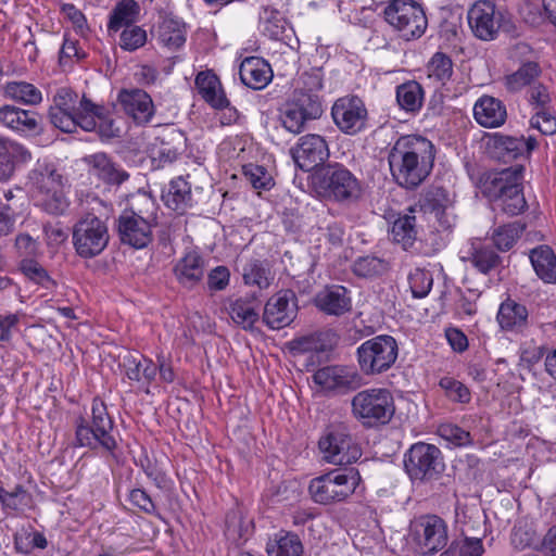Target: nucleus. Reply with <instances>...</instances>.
<instances>
[{"instance_id":"obj_1","label":"nucleus","mask_w":556,"mask_h":556,"mask_svg":"<svg viewBox=\"0 0 556 556\" xmlns=\"http://www.w3.org/2000/svg\"><path fill=\"white\" fill-rule=\"evenodd\" d=\"M434 157L435 150L430 140L409 135L395 141L389 152L388 161L397 185L414 189L430 175Z\"/></svg>"},{"instance_id":"obj_2","label":"nucleus","mask_w":556,"mask_h":556,"mask_svg":"<svg viewBox=\"0 0 556 556\" xmlns=\"http://www.w3.org/2000/svg\"><path fill=\"white\" fill-rule=\"evenodd\" d=\"M86 204L88 212L74 224L72 242L79 257L92 258L100 255L109 244L110 232L106 220L112 207L97 195H88Z\"/></svg>"},{"instance_id":"obj_3","label":"nucleus","mask_w":556,"mask_h":556,"mask_svg":"<svg viewBox=\"0 0 556 556\" xmlns=\"http://www.w3.org/2000/svg\"><path fill=\"white\" fill-rule=\"evenodd\" d=\"M523 166L485 173L480 179L483 195L509 216L523 212L527 201L522 192Z\"/></svg>"},{"instance_id":"obj_4","label":"nucleus","mask_w":556,"mask_h":556,"mask_svg":"<svg viewBox=\"0 0 556 556\" xmlns=\"http://www.w3.org/2000/svg\"><path fill=\"white\" fill-rule=\"evenodd\" d=\"M28 184L36 204L50 215H64L70 207L65 179L53 163L38 161L28 174Z\"/></svg>"},{"instance_id":"obj_5","label":"nucleus","mask_w":556,"mask_h":556,"mask_svg":"<svg viewBox=\"0 0 556 556\" xmlns=\"http://www.w3.org/2000/svg\"><path fill=\"white\" fill-rule=\"evenodd\" d=\"M76 443L90 450L102 448L115 457L118 443L115 438L114 421L103 401L94 399L91 405V421L78 417L75 421Z\"/></svg>"},{"instance_id":"obj_6","label":"nucleus","mask_w":556,"mask_h":556,"mask_svg":"<svg viewBox=\"0 0 556 556\" xmlns=\"http://www.w3.org/2000/svg\"><path fill=\"white\" fill-rule=\"evenodd\" d=\"M394 413V399L386 388L362 390L351 400L353 418L367 429L389 424Z\"/></svg>"},{"instance_id":"obj_7","label":"nucleus","mask_w":556,"mask_h":556,"mask_svg":"<svg viewBox=\"0 0 556 556\" xmlns=\"http://www.w3.org/2000/svg\"><path fill=\"white\" fill-rule=\"evenodd\" d=\"M316 188L325 200L342 205L355 204L363 197L362 181L340 163L328 164L321 170Z\"/></svg>"},{"instance_id":"obj_8","label":"nucleus","mask_w":556,"mask_h":556,"mask_svg":"<svg viewBox=\"0 0 556 556\" xmlns=\"http://www.w3.org/2000/svg\"><path fill=\"white\" fill-rule=\"evenodd\" d=\"M403 464L408 478L417 485L440 480L445 469L441 450L425 442L414 443L405 452Z\"/></svg>"},{"instance_id":"obj_9","label":"nucleus","mask_w":556,"mask_h":556,"mask_svg":"<svg viewBox=\"0 0 556 556\" xmlns=\"http://www.w3.org/2000/svg\"><path fill=\"white\" fill-rule=\"evenodd\" d=\"M448 542V528L443 518L426 514L414 518L408 528V544L420 556L441 552Z\"/></svg>"},{"instance_id":"obj_10","label":"nucleus","mask_w":556,"mask_h":556,"mask_svg":"<svg viewBox=\"0 0 556 556\" xmlns=\"http://www.w3.org/2000/svg\"><path fill=\"white\" fill-rule=\"evenodd\" d=\"M361 477L353 468L331 470L311 480L308 492L320 505H332L346 501L356 490Z\"/></svg>"},{"instance_id":"obj_11","label":"nucleus","mask_w":556,"mask_h":556,"mask_svg":"<svg viewBox=\"0 0 556 556\" xmlns=\"http://www.w3.org/2000/svg\"><path fill=\"white\" fill-rule=\"evenodd\" d=\"M357 363L366 376H376L393 367L399 357V344L390 334H379L356 349Z\"/></svg>"},{"instance_id":"obj_12","label":"nucleus","mask_w":556,"mask_h":556,"mask_svg":"<svg viewBox=\"0 0 556 556\" xmlns=\"http://www.w3.org/2000/svg\"><path fill=\"white\" fill-rule=\"evenodd\" d=\"M386 22L405 40L417 39L427 28L424 9L414 0H395L383 9Z\"/></svg>"},{"instance_id":"obj_13","label":"nucleus","mask_w":556,"mask_h":556,"mask_svg":"<svg viewBox=\"0 0 556 556\" xmlns=\"http://www.w3.org/2000/svg\"><path fill=\"white\" fill-rule=\"evenodd\" d=\"M318 446L324 459L333 465H350L362 456V450L345 424L330 426L319 439Z\"/></svg>"},{"instance_id":"obj_14","label":"nucleus","mask_w":556,"mask_h":556,"mask_svg":"<svg viewBox=\"0 0 556 556\" xmlns=\"http://www.w3.org/2000/svg\"><path fill=\"white\" fill-rule=\"evenodd\" d=\"M85 101L91 100L86 96L79 98L68 88L59 89L53 98V105L49 110L51 124L63 132H75L80 123V116H84Z\"/></svg>"},{"instance_id":"obj_15","label":"nucleus","mask_w":556,"mask_h":556,"mask_svg":"<svg viewBox=\"0 0 556 556\" xmlns=\"http://www.w3.org/2000/svg\"><path fill=\"white\" fill-rule=\"evenodd\" d=\"M331 116L336 126L345 135H357L367 127L368 112L357 96L337 99L331 108Z\"/></svg>"},{"instance_id":"obj_16","label":"nucleus","mask_w":556,"mask_h":556,"mask_svg":"<svg viewBox=\"0 0 556 556\" xmlns=\"http://www.w3.org/2000/svg\"><path fill=\"white\" fill-rule=\"evenodd\" d=\"M472 35L482 41L495 40L503 26L504 15L489 0L476 1L467 11Z\"/></svg>"},{"instance_id":"obj_17","label":"nucleus","mask_w":556,"mask_h":556,"mask_svg":"<svg viewBox=\"0 0 556 556\" xmlns=\"http://www.w3.org/2000/svg\"><path fill=\"white\" fill-rule=\"evenodd\" d=\"M527 101L533 112L531 127L545 136L556 134V111L548 88L541 83L534 84L527 90Z\"/></svg>"},{"instance_id":"obj_18","label":"nucleus","mask_w":556,"mask_h":556,"mask_svg":"<svg viewBox=\"0 0 556 556\" xmlns=\"http://www.w3.org/2000/svg\"><path fill=\"white\" fill-rule=\"evenodd\" d=\"M314 382L325 391L336 394H346L362 386L358 371L349 366L331 365L319 368L313 375Z\"/></svg>"},{"instance_id":"obj_19","label":"nucleus","mask_w":556,"mask_h":556,"mask_svg":"<svg viewBox=\"0 0 556 556\" xmlns=\"http://www.w3.org/2000/svg\"><path fill=\"white\" fill-rule=\"evenodd\" d=\"M298 314L296 298L291 291H280L271 295L263 312L264 324L274 330L291 325Z\"/></svg>"},{"instance_id":"obj_20","label":"nucleus","mask_w":556,"mask_h":556,"mask_svg":"<svg viewBox=\"0 0 556 556\" xmlns=\"http://www.w3.org/2000/svg\"><path fill=\"white\" fill-rule=\"evenodd\" d=\"M295 165L304 172H311L324 164L329 157V148L320 135L302 136L296 146L291 149Z\"/></svg>"},{"instance_id":"obj_21","label":"nucleus","mask_w":556,"mask_h":556,"mask_svg":"<svg viewBox=\"0 0 556 556\" xmlns=\"http://www.w3.org/2000/svg\"><path fill=\"white\" fill-rule=\"evenodd\" d=\"M84 116H80L78 125L85 131H94L102 141H110L121 136V128L116 125L110 111L103 105L85 101Z\"/></svg>"},{"instance_id":"obj_22","label":"nucleus","mask_w":556,"mask_h":556,"mask_svg":"<svg viewBox=\"0 0 556 556\" xmlns=\"http://www.w3.org/2000/svg\"><path fill=\"white\" fill-rule=\"evenodd\" d=\"M488 144L493 157L508 163L520 157H528L536 148L538 141L532 136L526 138L525 136L494 134Z\"/></svg>"},{"instance_id":"obj_23","label":"nucleus","mask_w":556,"mask_h":556,"mask_svg":"<svg viewBox=\"0 0 556 556\" xmlns=\"http://www.w3.org/2000/svg\"><path fill=\"white\" fill-rule=\"evenodd\" d=\"M454 204L455 193L443 187H433L426 197L427 208L443 230H451L456 225Z\"/></svg>"},{"instance_id":"obj_24","label":"nucleus","mask_w":556,"mask_h":556,"mask_svg":"<svg viewBox=\"0 0 556 556\" xmlns=\"http://www.w3.org/2000/svg\"><path fill=\"white\" fill-rule=\"evenodd\" d=\"M314 305L326 315L343 316L352 309L351 292L343 286H327L316 293Z\"/></svg>"},{"instance_id":"obj_25","label":"nucleus","mask_w":556,"mask_h":556,"mask_svg":"<svg viewBox=\"0 0 556 556\" xmlns=\"http://www.w3.org/2000/svg\"><path fill=\"white\" fill-rule=\"evenodd\" d=\"M118 102L125 113L138 125H144L154 115V104L151 97L141 89H123L118 93Z\"/></svg>"},{"instance_id":"obj_26","label":"nucleus","mask_w":556,"mask_h":556,"mask_svg":"<svg viewBox=\"0 0 556 556\" xmlns=\"http://www.w3.org/2000/svg\"><path fill=\"white\" fill-rule=\"evenodd\" d=\"M154 225L140 218L137 219L122 213L117 219V230L121 241L135 249H143L152 241V228Z\"/></svg>"},{"instance_id":"obj_27","label":"nucleus","mask_w":556,"mask_h":556,"mask_svg":"<svg viewBox=\"0 0 556 556\" xmlns=\"http://www.w3.org/2000/svg\"><path fill=\"white\" fill-rule=\"evenodd\" d=\"M90 173L106 185L119 186L129 179V174L104 152H97L84 159Z\"/></svg>"},{"instance_id":"obj_28","label":"nucleus","mask_w":556,"mask_h":556,"mask_svg":"<svg viewBox=\"0 0 556 556\" xmlns=\"http://www.w3.org/2000/svg\"><path fill=\"white\" fill-rule=\"evenodd\" d=\"M0 124L14 132L30 135L38 132L39 116L35 111L7 104L0 106Z\"/></svg>"},{"instance_id":"obj_29","label":"nucleus","mask_w":556,"mask_h":556,"mask_svg":"<svg viewBox=\"0 0 556 556\" xmlns=\"http://www.w3.org/2000/svg\"><path fill=\"white\" fill-rule=\"evenodd\" d=\"M123 367L126 377L144 387V392L149 394V387L155 380L157 374L156 364L138 352H128L123 357Z\"/></svg>"},{"instance_id":"obj_30","label":"nucleus","mask_w":556,"mask_h":556,"mask_svg":"<svg viewBox=\"0 0 556 556\" xmlns=\"http://www.w3.org/2000/svg\"><path fill=\"white\" fill-rule=\"evenodd\" d=\"M334 343V333L331 330L315 331L290 342V350L294 355L308 354V359L313 362L314 357H319L332 349Z\"/></svg>"},{"instance_id":"obj_31","label":"nucleus","mask_w":556,"mask_h":556,"mask_svg":"<svg viewBox=\"0 0 556 556\" xmlns=\"http://www.w3.org/2000/svg\"><path fill=\"white\" fill-rule=\"evenodd\" d=\"M241 81L249 88L261 90L265 88L273 78L270 65L262 58H245L239 67Z\"/></svg>"},{"instance_id":"obj_32","label":"nucleus","mask_w":556,"mask_h":556,"mask_svg":"<svg viewBox=\"0 0 556 556\" xmlns=\"http://www.w3.org/2000/svg\"><path fill=\"white\" fill-rule=\"evenodd\" d=\"M473 116L482 127L496 128L506 122L507 111L501 100L491 96H483L473 105Z\"/></svg>"},{"instance_id":"obj_33","label":"nucleus","mask_w":556,"mask_h":556,"mask_svg":"<svg viewBox=\"0 0 556 556\" xmlns=\"http://www.w3.org/2000/svg\"><path fill=\"white\" fill-rule=\"evenodd\" d=\"M205 260L195 250L188 251L174 267L175 276L180 285L193 288L204 276Z\"/></svg>"},{"instance_id":"obj_34","label":"nucleus","mask_w":556,"mask_h":556,"mask_svg":"<svg viewBox=\"0 0 556 556\" xmlns=\"http://www.w3.org/2000/svg\"><path fill=\"white\" fill-rule=\"evenodd\" d=\"M528 316L525 305L507 299L500 305L496 320L504 331L522 332L528 327Z\"/></svg>"},{"instance_id":"obj_35","label":"nucleus","mask_w":556,"mask_h":556,"mask_svg":"<svg viewBox=\"0 0 556 556\" xmlns=\"http://www.w3.org/2000/svg\"><path fill=\"white\" fill-rule=\"evenodd\" d=\"M195 86L199 94L212 108L222 110L230 105L227 99L219 78L212 72H200L195 77Z\"/></svg>"},{"instance_id":"obj_36","label":"nucleus","mask_w":556,"mask_h":556,"mask_svg":"<svg viewBox=\"0 0 556 556\" xmlns=\"http://www.w3.org/2000/svg\"><path fill=\"white\" fill-rule=\"evenodd\" d=\"M241 275L244 285L260 290L267 289L274 279L269 262L256 257L241 260Z\"/></svg>"},{"instance_id":"obj_37","label":"nucleus","mask_w":556,"mask_h":556,"mask_svg":"<svg viewBox=\"0 0 556 556\" xmlns=\"http://www.w3.org/2000/svg\"><path fill=\"white\" fill-rule=\"evenodd\" d=\"M30 160V153L22 144L0 136V181L9 179L17 162Z\"/></svg>"},{"instance_id":"obj_38","label":"nucleus","mask_w":556,"mask_h":556,"mask_svg":"<svg viewBox=\"0 0 556 556\" xmlns=\"http://www.w3.org/2000/svg\"><path fill=\"white\" fill-rule=\"evenodd\" d=\"M536 276L545 283H556V254L548 245H539L529 254Z\"/></svg>"},{"instance_id":"obj_39","label":"nucleus","mask_w":556,"mask_h":556,"mask_svg":"<svg viewBox=\"0 0 556 556\" xmlns=\"http://www.w3.org/2000/svg\"><path fill=\"white\" fill-rule=\"evenodd\" d=\"M33 495L22 484L7 490L0 480V506L5 514H21L33 507Z\"/></svg>"},{"instance_id":"obj_40","label":"nucleus","mask_w":556,"mask_h":556,"mask_svg":"<svg viewBox=\"0 0 556 556\" xmlns=\"http://www.w3.org/2000/svg\"><path fill=\"white\" fill-rule=\"evenodd\" d=\"M156 37L163 47L170 51L178 50L186 42L185 25L174 17H163L156 27Z\"/></svg>"},{"instance_id":"obj_41","label":"nucleus","mask_w":556,"mask_h":556,"mask_svg":"<svg viewBox=\"0 0 556 556\" xmlns=\"http://www.w3.org/2000/svg\"><path fill=\"white\" fill-rule=\"evenodd\" d=\"M165 204L177 212L182 214L187 208L193 204V198L191 192V185L184 177H177L169 184V188L166 194L163 195Z\"/></svg>"},{"instance_id":"obj_42","label":"nucleus","mask_w":556,"mask_h":556,"mask_svg":"<svg viewBox=\"0 0 556 556\" xmlns=\"http://www.w3.org/2000/svg\"><path fill=\"white\" fill-rule=\"evenodd\" d=\"M232 321L244 330H252L260 319L254 299L239 298L230 302L228 307Z\"/></svg>"},{"instance_id":"obj_43","label":"nucleus","mask_w":556,"mask_h":556,"mask_svg":"<svg viewBox=\"0 0 556 556\" xmlns=\"http://www.w3.org/2000/svg\"><path fill=\"white\" fill-rule=\"evenodd\" d=\"M268 556H303V545L300 538L291 532H279L267 542Z\"/></svg>"},{"instance_id":"obj_44","label":"nucleus","mask_w":556,"mask_h":556,"mask_svg":"<svg viewBox=\"0 0 556 556\" xmlns=\"http://www.w3.org/2000/svg\"><path fill=\"white\" fill-rule=\"evenodd\" d=\"M541 73L542 70L538 62H525L516 72L505 77V87L510 92H518L525 87L530 88Z\"/></svg>"},{"instance_id":"obj_45","label":"nucleus","mask_w":556,"mask_h":556,"mask_svg":"<svg viewBox=\"0 0 556 556\" xmlns=\"http://www.w3.org/2000/svg\"><path fill=\"white\" fill-rule=\"evenodd\" d=\"M396 101L400 108L409 113L418 112L424 102V89L415 80L406 81L396 87Z\"/></svg>"},{"instance_id":"obj_46","label":"nucleus","mask_w":556,"mask_h":556,"mask_svg":"<svg viewBox=\"0 0 556 556\" xmlns=\"http://www.w3.org/2000/svg\"><path fill=\"white\" fill-rule=\"evenodd\" d=\"M390 236L404 250L412 248L417 239L416 217L404 215L396 218L390 229Z\"/></svg>"},{"instance_id":"obj_47","label":"nucleus","mask_w":556,"mask_h":556,"mask_svg":"<svg viewBox=\"0 0 556 556\" xmlns=\"http://www.w3.org/2000/svg\"><path fill=\"white\" fill-rule=\"evenodd\" d=\"M157 204L150 194L142 192L137 193L130 200L129 207L124 210V214H128L137 219H144L151 225H156Z\"/></svg>"},{"instance_id":"obj_48","label":"nucleus","mask_w":556,"mask_h":556,"mask_svg":"<svg viewBox=\"0 0 556 556\" xmlns=\"http://www.w3.org/2000/svg\"><path fill=\"white\" fill-rule=\"evenodd\" d=\"M469 261L477 270L489 274L500 265L501 257L491 245L478 242L471 245Z\"/></svg>"},{"instance_id":"obj_49","label":"nucleus","mask_w":556,"mask_h":556,"mask_svg":"<svg viewBox=\"0 0 556 556\" xmlns=\"http://www.w3.org/2000/svg\"><path fill=\"white\" fill-rule=\"evenodd\" d=\"M287 28L283 14L275 8L264 7L260 13V29L270 39H280Z\"/></svg>"},{"instance_id":"obj_50","label":"nucleus","mask_w":556,"mask_h":556,"mask_svg":"<svg viewBox=\"0 0 556 556\" xmlns=\"http://www.w3.org/2000/svg\"><path fill=\"white\" fill-rule=\"evenodd\" d=\"M4 94L15 101L27 105H36L41 102V91L33 84L26 81H9L4 86Z\"/></svg>"},{"instance_id":"obj_51","label":"nucleus","mask_w":556,"mask_h":556,"mask_svg":"<svg viewBox=\"0 0 556 556\" xmlns=\"http://www.w3.org/2000/svg\"><path fill=\"white\" fill-rule=\"evenodd\" d=\"M428 78L440 85H445L453 75V61L443 53L435 52L427 64Z\"/></svg>"},{"instance_id":"obj_52","label":"nucleus","mask_w":556,"mask_h":556,"mask_svg":"<svg viewBox=\"0 0 556 556\" xmlns=\"http://www.w3.org/2000/svg\"><path fill=\"white\" fill-rule=\"evenodd\" d=\"M525 224L519 222L496 227L492 232V241L498 251L510 250L525 230Z\"/></svg>"},{"instance_id":"obj_53","label":"nucleus","mask_w":556,"mask_h":556,"mask_svg":"<svg viewBox=\"0 0 556 556\" xmlns=\"http://www.w3.org/2000/svg\"><path fill=\"white\" fill-rule=\"evenodd\" d=\"M138 11L139 5L135 0H122L110 16L109 29L117 31L124 26L132 25Z\"/></svg>"},{"instance_id":"obj_54","label":"nucleus","mask_w":556,"mask_h":556,"mask_svg":"<svg viewBox=\"0 0 556 556\" xmlns=\"http://www.w3.org/2000/svg\"><path fill=\"white\" fill-rule=\"evenodd\" d=\"M289 102L311 121L319 118L323 114V105L318 93L295 90Z\"/></svg>"},{"instance_id":"obj_55","label":"nucleus","mask_w":556,"mask_h":556,"mask_svg":"<svg viewBox=\"0 0 556 556\" xmlns=\"http://www.w3.org/2000/svg\"><path fill=\"white\" fill-rule=\"evenodd\" d=\"M388 262L374 255L356 258L353 263V273L363 278H370L384 274L388 270Z\"/></svg>"},{"instance_id":"obj_56","label":"nucleus","mask_w":556,"mask_h":556,"mask_svg":"<svg viewBox=\"0 0 556 556\" xmlns=\"http://www.w3.org/2000/svg\"><path fill=\"white\" fill-rule=\"evenodd\" d=\"M18 269L28 280L46 289L54 285L47 269L35 258H22L18 264Z\"/></svg>"},{"instance_id":"obj_57","label":"nucleus","mask_w":556,"mask_h":556,"mask_svg":"<svg viewBox=\"0 0 556 556\" xmlns=\"http://www.w3.org/2000/svg\"><path fill=\"white\" fill-rule=\"evenodd\" d=\"M439 387L453 403L468 404L471 401V392L468 387L453 377H442L439 381Z\"/></svg>"},{"instance_id":"obj_58","label":"nucleus","mask_w":556,"mask_h":556,"mask_svg":"<svg viewBox=\"0 0 556 556\" xmlns=\"http://www.w3.org/2000/svg\"><path fill=\"white\" fill-rule=\"evenodd\" d=\"M407 279L412 294L416 299H422L427 296L432 289V274L425 268L416 267L412 269Z\"/></svg>"},{"instance_id":"obj_59","label":"nucleus","mask_w":556,"mask_h":556,"mask_svg":"<svg viewBox=\"0 0 556 556\" xmlns=\"http://www.w3.org/2000/svg\"><path fill=\"white\" fill-rule=\"evenodd\" d=\"M280 121L286 130L298 135L305 129L306 123L311 119L288 101L281 110Z\"/></svg>"},{"instance_id":"obj_60","label":"nucleus","mask_w":556,"mask_h":556,"mask_svg":"<svg viewBox=\"0 0 556 556\" xmlns=\"http://www.w3.org/2000/svg\"><path fill=\"white\" fill-rule=\"evenodd\" d=\"M438 433L442 439L458 447L472 444L470 432L451 422L441 424L438 427Z\"/></svg>"},{"instance_id":"obj_61","label":"nucleus","mask_w":556,"mask_h":556,"mask_svg":"<svg viewBox=\"0 0 556 556\" xmlns=\"http://www.w3.org/2000/svg\"><path fill=\"white\" fill-rule=\"evenodd\" d=\"M147 42V31L137 25H130L123 29L119 36V46L125 51H136Z\"/></svg>"},{"instance_id":"obj_62","label":"nucleus","mask_w":556,"mask_h":556,"mask_svg":"<svg viewBox=\"0 0 556 556\" xmlns=\"http://www.w3.org/2000/svg\"><path fill=\"white\" fill-rule=\"evenodd\" d=\"M243 174L254 189L269 190L274 185L270 174L263 166L244 165Z\"/></svg>"},{"instance_id":"obj_63","label":"nucleus","mask_w":556,"mask_h":556,"mask_svg":"<svg viewBox=\"0 0 556 556\" xmlns=\"http://www.w3.org/2000/svg\"><path fill=\"white\" fill-rule=\"evenodd\" d=\"M48 545L46 536L38 531L28 532L20 536H15V547L17 551L28 554L34 548L43 549Z\"/></svg>"},{"instance_id":"obj_64","label":"nucleus","mask_w":556,"mask_h":556,"mask_svg":"<svg viewBox=\"0 0 556 556\" xmlns=\"http://www.w3.org/2000/svg\"><path fill=\"white\" fill-rule=\"evenodd\" d=\"M15 248L22 258H35L39 254V242L28 233L16 236Z\"/></svg>"}]
</instances>
